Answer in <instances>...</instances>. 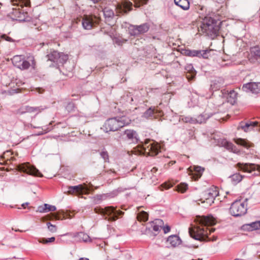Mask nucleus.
Returning a JSON list of instances; mask_svg holds the SVG:
<instances>
[{"label": "nucleus", "mask_w": 260, "mask_h": 260, "mask_svg": "<svg viewBox=\"0 0 260 260\" xmlns=\"http://www.w3.org/2000/svg\"><path fill=\"white\" fill-rule=\"evenodd\" d=\"M197 225L191 229H189V234L191 237L196 240L203 241H215L216 237L212 238L208 237L209 234L215 231V229L208 226H212L216 223L215 219L211 215L199 216L197 217Z\"/></svg>", "instance_id": "f257e3e1"}, {"label": "nucleus", "mask_w": 260, "mask_h": 260, "mask_svg": "<svg viewBox=\"0 0 260 260\" xmlns=\"http://www.w3.org/2000/svg\"><path fill=\"white\" fill-rule=\"evenodd\" d=\"M196 10L200 15V17L202 19V25L199 31L208 36L216 35L218 31V27L212 17L205 16L204 13V10H206L205 7L203 6H197Z\"/></svg>", "instance_id": "f03ea898"}, {"label": "nucleus", "mask_w": 260, "mask_h": 260, "mask_svg": "<svg viewBox=\"0 0 260 260\" xmlns=\"http://www.w3.org/2000/svg\"><path fill=\"white\" fill-rule=\"evenodd\" d=\"M130 121V119L125 116L109 118L104 123L103 128L106 132H115L128 125Z\"/></svg>", "instance_id": "7ed1b4c3"}, {"label": "nucleus", "mask_w": 260, "mask_h": 260, "mask_svg": "<svg viewBox=\"0 0 260 260\" xmlns=\"http://www.w3.org/2000/svg\"><path fill=\"white\" fill-rule=\"evenodd\" d=\"M95 213L105 216V219L110 221H115L119 216H122L124 212L116 210L114 207H107L104 208L96 207L94 209Z\"/></svg>", "instance_id": "20e7f679"}, {"label": "nucleus", "mask_w": 260, "mask_h": 260, "mask_svg": "<svg viewBox=\"0 0 260 260\" xmlns=\"http://www.w3.org/2000/svg\"><path fill=\"white\" fill-rule=\"evenodd\" d=\"M219 192L217 187L213 186L205 190L200 199L202 203H206L208 206H211L213 203L215 198L218 196Z\"/></svg>", "instance_id": "39448f33"}, {"label": "nucleus", "mask_w": 260, "mask_h": 260, "mask_svg": "<svg viewBox=\"0 0 260 260\" xmlns=\"http://www.w3.org/2000/svg\"><path fill=\"white\" fill-rule=\"evenodd\" d=\"M230 211L234 216H242L247 212V205L241 200L236 201L232 204Z\"/></svg>", "instance_id": "423d86ee"}, {"label": "nucleus", "mask_w": 260, "mask_h": 260, "mask_svg": "<svg viewBox=\"0 0 260 260\" xmlns=\"http://www.w3.org/2000/svg\"><path fill=\"white\" fill-rule=\"evenodd\" d=\"M17 169L20 172H22L30 175L40 177H43L42 174L29 163H23L18 165Z\"/></svg>", "instance_id": "0eeeda50"}, {"label": "nucleus", "mask_w": 260, "mask_h": 260, "mask_svg": "<svg viewBox=\"0 0 260 260\" xmlns=\"http://www.w3.org/2000/svg\"><path fill=\"white\" fill-rule=\"evenodd\" d=\"M46 57L48 60H50L57 64H63L68 59V56L63 53H59L56 51L52 50L48 53Z\"/></svg>", "instance_id": "6e6552de"}, {"label": "nucleus", "mask_w": 260, "mask_h": 260, "mask_svg": "<svg viewBox=\"0 0 260 260\" xmlns=\"http://www.w3.org/2000/svg\"><path fill=\"white\" fill-rule=\"evenodd\" d=\"M144 153L150 156H154L158 153L160 147L157 143L152 142L149 143V140L147 141L143 146Z\"/></svg>", "instance_id": "1a4fd4ad"}, {"label": "nucleus", "mask_w": 260, "mask_h": 260, "mask_svg": "<svg viewBox=\"0 0 260 260\" xmlns=\"http://www.w3.org/2000/svg\"><path fill=\"white\" fill-rule=\"evenodd\" d=\"M10 17L13 19L19 21H26L28 20V14L26 12L20 11V9L13 8L12 12L9 14Z\"/></svg>", "instance_id": "9d476101"}, {"label": "nucleus", "mask_w": 260, "mask_h": 260, "mask_svg": "<svg viewBox=\"0 0 260 260\" xmlns=\"http://www.w3.org/2000/svg\"><path fill=\"white\" fill-rule=\"evenodd\" d=\"M237 166L240 170L243 171L244 172L251 173L253 171H257L258 173H254V175H258L260 174V166L258 165H255L254 164H244L239 162L237 164Z\"/></svg>", "instance_id": "9b49d317"}, {"label": "nucleus", "mask_w": 260, "mask_h": 260, "mask_svg": "<svg viewBox=\"0 0 260 260\" xmlns=\"http://www.w3.org/2000/svg\"><path fill=\"white\" fill-rule=\"evenodd\" d=\"M12 60L14 66L21 70L27 69L30 66L29 62L25 60L22 55H15Z\"/></svg>", "instance_id": "f8f14e48"}, {"label": "nucleus", "mask_w": 260, "mask_h": 260, "mask_svg": "<svg viewBox=\"0 0 260 260\" xmlns=\"http://www.w3.org/2000/svg\"><path fill=\"white\" fill-rule=\"evenodd\" d=\"M149 28L150 25L147 23L139 25H133L129 29V33L132 36H138L147 32Z\"/></svg>", "instance_id": "ddd939ff"}, {"label": "nucleus", "mask_w": 260, "mask_h": 260, "mask_svg": "<svg viewBox=\"0 0 260 260\" xmlns=\"http://www.w3.org/2000/svg\"><path fill=\"white\" fill-rule=\"evenodd\" d=\"M133 4L128 0H123L117 5L116 9L118 14H127L132 10Z\"/></svg>", "instance_id": "4468645a"}, {"label": "nucleus", "mask_w": 260, "mask_h": 260, "mask_svg": "<svg viewBox=\"0 0 260 260\" xmlns=\"http://www.w3.org/2000/svg\"><path fill=\"white\" fill-rule=\"evenodd\" d=\"M123 138L135 143H137L139 141V137L136 131L131 129L124 131Z\"/></svg>", "instance_id": "2eb2a0df"}, {"label": "nucleus", "mask_w": 260, "mask_h": 260, "mask_svg": "<svg viewBox=\"0 0 260 260\" xmlns=\"http://www.w3.org/2000/svg\"><path fill=\"white\" fill-rule=\"evenodd\" d=\"M242 89L246 92L258 93L260 92V82H250L244 84Z\"/></svg>", "instance_id": "dca6fc26"}, {"label": "nucleus", "mask_w": 260, "mask_h": 260, "mask_svg": "<svg viewBox=\"0 0 260 260\" xmlns=\"http://www.w3.org/2000/svg\"><path fill=\"white\" fill-rule=\"evenodd\" d=\"M164 224V223L162 220L160 219H156L151 222L148 223L147 229L149 231H151V229H152L154 232H157V233H154L153 234L154 236H156L160 229L162 228Z\"/></svg>", "instance_id": "f3484780"}, {"label": "nucleus", "mask_w": 260, "mask_h": 260, "mask_svg": "<svg viewBox=\"0 0 260 260\" xmlns=\"http://www.w3.org/2000/svg\"><path fill=\"white\" fill-rule=\"evenodd\" d=\"M249 56V60L251 62L260 63V48L258 46L251 48Z\"/></svg>", "instance_id": "a211bd4d"}, {"label": "nucleus", "mask_w": 260, "mask_h": 260, "mask_svg": "<svg viewBox=\"0 0 260 260\" xmlns=\"http://www.w3.org/2000/svg\"><path fill=\"white\" fill-rule=\"evenodd\" d=\"M96 22V21H95V23ZM94 23V21L92 16L85 15L83 17L82 21L83 27L86 29H91Z\"/></svg>", "instance_id": "6ab92c4d"}, {"label": "nucleus", "mask_w": 260, "mask_h": 260, "mask_svg": "<svg viewBox=\"0 0 260 260\" xmlns=\"http://www.w3.org/2000/svg\"><path fill=\"white\" fill-rule=\"evenodd\" d=\"M73 237L78 242H87L91 241L89 236L83 232L76 233L74 235Z\"/></svg>", "instance_id": "aec40b11"}, {"label": "nucleus", "mask_w": 260, "mask_h": 260, "mask_svg": "<svg viewBox=\"0 0 260 260\" xmlns=\"http://www.w3.org/2000/svg\"><path fill=\"white\" fill-rule=\"evenodd\" d=\"M185 70L186 71V78L188 80H192L196 75V71L193 66L191 64H188L185 66Z\"/></svg>", "instance_id": "412c9836"}, {"label": "nucleus", "mask_w": 260, "mask_h": 260, "mask_svg": "<svg viewBox=\"0 0 260 260\" xmlns=\"http://www.w3.org/2000/svg\"><path fill=\"white\" fill-rule=\"evenodd\" d=\"M167 242L173 247H176L180 244L181 240L176 235H171L168 238Z\"/></svg>", "instance_id": "4be33fe9"}, {"label": "nucleus", "mask_w": 260, "mask_h": 260, "mask_svg": "<svg viewBox=\"0 0 260 260\" xmlns=\"http://www.w3.org/2000/svg\"><path fill=\"white\" fill-rule=\"evenodd\" d=\"M176 5L183 10H188L190 8V3L188 0H174Z\"/></svg>", "instance_id": "5701e85b"}, {"label": "nucleus", "mask_w": 260, "mask_h": 260, "mask_svg": "<svg viewBox=\"0 0 260 260\" xmlns=\"http://www.w3.org/2000/svg\"><path fill=\"white\" fill-rule=\"evenodd\" d=\"M238 96V93L235 90H232L228 93L226 96L227 101L232 105H234L236 102Z\"/></svg>", "instance_id": "b1692460"}, {"label": "nucleus", "mask_w": 260, "mask_h": 260, "mask_svg": "<svg viewBox=\"0 0 260 260\" xmlns=\"http://www.w3.org/2000/svg\"><path fill=\"white\" fill-rule=\"evenodd\" d=\"M10 3L14 6H20L21 8L29 7L30 5L29 0H10Z\"/></svg>", "instance_id": "393cba45"}, {"label": "nucleus", "mask_w": 260, "mask_h": 260, "mask_svg": "<svg viewBox=\"0 0 260 260\" xmlns=\"http://www.w3.org/2000/svg\"><path fill=\"white\" fill-rule=\"evenodd\" d=\"M235 142L236 144L241 145L246 148H249L253 146V144L248 140L242 138L235 139Z\"/></svg>", "instance_id": "a878e982"}, {"label": "nucleus", "mask_w": 260, "mask_h": 260, "mask_svg": "<svg viewBox=\"0 0 260 260\" xmlns=\"http://www.w3.org/2000/svg\"><path fill=\"white\" fill-rule=\"evenodd\" d=\"M46 108V107H43L42 106L36 107L26 106L25 107V112L29 113H36V114H38L40 113L42 110L45 109Z\"/></svg>", "instance_id": "bb28decb"}, {"label": "nucleus", "mask_w": 260, "mask_h": 260, "mask_svg": "<svg viewBox=\"0 0 260 260\" xmlns=\"http://www.w3.org/2000/svg\"><path fill=\"white\" fill-rule=\"evenodd\" d=\"M188 169L190 172H192L193 171L195 172L194 175L197 176V178L201 176L202 173L204 171V169L200 166L190 167Z\"/></svg>", "instance_id": "cd10ccee"}, {"label": "nucleus", "mask_w": 260, "mask_h": 260, "mask_svg": "<svg viewBox=\"0 0 260 260\" xmlns=\"http://www.w3.org/2000/svg\"><path fill=\"white\" fill-rule=\"evenodd\" d=\"M157 112V110L155 109V107H151L143 113L142 117L146 119L151 118Z\"/></svg>", "instance_id": "c85d7f7f"}, {"label": "nucleus", "mask_w": 260, "mask_h": 260, "mask_svg": "<svg viewBox=\"0 0 260 260\" xmlns=\"http://www.w3.org/2000/svg\"><path fill=\"white\" fill-rule=\"evenodd\" d=\"M103 13L107 21H110L114 16L113 10L108 8H105L103 10Z\"/></svg>", "instance_id": "c756f323"}, {"label": "nucleus", "mask_w": 260, "mask_h": 260, "mask_svg": "<svg viewBox=\"0 0 260 260\" xmlns=\"http://www.w3.org/2000/svg\"><path fill=\"white\" fill-rule=\"evenodd\" d=\"M258 122L256 121L249 122L245 124L244 125H241V128L245 132H247L257 125Z\"/></svg>", "instance_id": "7c9ffc66"}, {"label": "nucleus", "mask_w": 260, "mask_h": 260, "mask_svg": "<svg viewBox=\"0 0 260 260\" xmlns=\"http://www.w3.org/2000/svg\"><path fill=\"white\" fill-rule=\"evenodd\" d=\"M73 189L76 190V193L82 194L87 191V186H84L82 184H80L77 186H74Z\"/></svg>", "instance_id": "2f4dec72"}, {"label": "nucleus", "mask_w": 260, "mask_h": 260, "mask_svg": "<svg viewBox=\"0 0 260 260\" xmlns=\"http://www.w3.org/2000/svg\"><path fill=\"white\" fill-rule=\"evenodd\" d=\"M53 216L54 218L57 220H62L67 218V213H64L63 211H58L57 213H53Z\"/></svg>", "instance_id": "473e14b6"}, {"label": "nucleus", "mask_w": 260, "mask_h": 260, "mask_svg": "<svg viewBox=\"0 0 260 260\" xmlns=\"http://www.w3.org/2000/svg\"><path fill=\"white\" fill-rule=\"evenodd\" d=\"M242 176L239 173H236L231 176L230 178L233 184H236L242 179Z\"/></svg>", "instance_id": "72a5a7b5"}, {"label": "nucleus", "mask_w": 260, "mask_h": 260, "mask_svg": "<svg viewBox=\"0 0 260 260\" xmlns=\"http://www.w3.org/2000/svg\"><path fill=\"white\" fill-rule=\"evenodd\" d=\"M209 118V116H206V115L201 114L197 117V118H194V124L196 123H202L205 122L206 120Z\"/></svg>", "instance_id": "f704fd0d"}, {"label": "nucleus", "mask_w": 260, "mask_h": 260, "mask_svg": "<svg viewBox=\"0 0 260 260\" xmlns=\"http://www.w3.org/2000/svg\"><path fill=\"white\" fill-rule=\"evenodd\" d=\"M221 145L226 148L228 150L233 151L235 148L234 145L231 142L227 141L226 140H222Z\"/></svg>", "instance_id": "c9c22d12"}, {"label": "nucleus", "mask_w": 260, "mask_h": 260, "mask_svg": "<svg viewBox=\"0 0 260 260\" xmlns=\"http://www.w3.org/2000/svg\"><path fill=\"white\" fill-rule=\"evenodd\" d=\"M148 214L145 211L140 212L137 215V218L140 221H146L148 220Z\"/></svg>", "instance_id": "e433bc0d"}, {"label": "nucleus", "mask_w": 260, "mask_h": 260, "mask_svg": "<svg viewBox=\"0 0 260 260\" xmlns=\"http://www.w3.org/2000/svg\"><path fill=\"white\" fill-rule=\"evenodd\" d=\"M180 121H182L185 123H189L194 124V118L190 116H181L180 118Z\"/></svg>", "instance_id": "4c0bfd02"}, {"label": "nucleus", "mask_w": 260, "mask_h": 260, "mask_svg": "<svg viewBox=\"0 0 260 260\" xmlns=\"http://www.w3.org/2000/svg\"><path fill=\"white\" fill-rule=\"evenodd\" d=\"M210 50H198V57H202L204 58H208V54L210 53Z\"/></svg>", "instance_id": "58836bf2"}, {"label": "nucleus", "mask_w": 260, "mask_h": 260, "mask_svg": "<svg viewBox=\"0 0 260 260\" xmlns=\"http://www.w3.org/2000/svg\"><path fill=\"white\" fill-rule=\"evenodd\" d=\"M55 238L54 237H51L49 238H41L38 241L39 243H42V244H48V243H52L55 241Z\"/></svg>", "instance_id": "ea45409f"}, {"label": "nucleus", "mask_w": 260, "mask_h": 260, "mask_svg": "<svg viewBox=\"0 0 260 260\" xmlns=\"http://www.w3.org/2000/svg\"><path fill=\"white\" fill-rule=\"evenodd\" d=\"M177 191L181 193H184L187 189L188 185L186 183H181L177 186Z\"/></svg>", "instance_id": "a19ab883"}, {"label": "nucleus", "mask_w": 260, "mask_h": 260, "mask_svg": "<svg viewBox=\"0 0 260 260\" xmlns=\"http://www.w3.org/2000/svg\"><path fill=\"white\" fill-rule=\"evenodd\" d=\"M186 54L190 56H197L198 57V50H186L185 51Z\"/></svg>", "instance_id": "79ce46f5"}, {"label": "nucleus", "mask_w": 260, "mask_h": 260, "mask_svg": "<svg viewBox=\"0 0 260 260\" xmlns=\"http://www.w3.org/2000/svg\"><path fill=\"white\" fill-rule=\"evenodd\" d=\"M221 85L219 83H217L216 81H213L212 82V83L211 84V88L213 90H216L219 89Z\"/></svg>", "instance_id": "37998d69"}, {"label": "nucleus", "mask_w": 260, "mask_h": 260, "mask_svg": "<svg viewBox=\"0 0 260 260\" xmlns=\"http://www.w3.org/2000/svg\"><path fill=\"white\" fill-rule=\"evenodd\" d=\"M47 226L49 231L55 233L57 231V228L55 225L52 224L50 222L47 223Z\"/></svg>", "instance_id": "c03bdc74"}, {"label": "nucleus", "mask_w": 260, "mask_h": 260, "mask_svg": "<svg viewBox=\"0 0 260 260\" xmlns=\"http://www.w3.org/2000/svg\"><path fill=\"white\" fill-rule=\"evenodd\" d=\"M135 3V7H139L141 5L146 4L148 0H133Z\"/></svg>", "instance_id": "a18cd8bd"}, {"label": "nucleus", "mask_w": 260, "mask_h": 260, "mask_svg": "<svg viewBox=\"0 0 260 260\" xmlns=\"http://www.w3.org/2000/svg\"><path fill=\"white\" fill-rule=\"evenodd\" d=\"M75 105L72 103H69L67 106H66V110L68 112H71L74 111L75 110Z\"/></svg>", "instance_id": "49530a36"}, {"label": "nucleus", "mask_w": 260, "mask_h": 260, "mask_svg": "<svg viewBox=\"0 0 260 260\" xmlns=\"http://www.w3.org/2000/svg\"><path fill=\"white\" fill-rule=\"evenodd\" d=\"M45 207L46 208V212L54 211L56 210V208L55 206L50 205L48 204H45Z\"/></svg>", "instance_id": "de8ad7c7"}, {"label": "nucleus", "mask_w": 260, "mask_h": 260, "mask_svg": "<svg viewBox=\"0 0 260 260\" xmlns=\"http://www.w3.org/2000/svg\"><path fill=\"white\" fill-rule=\"evenodd\" d=\"M102 157L105 160L107 161L109 159V156L107 151H102L100 153Z\"/></svg>", "instance_id": "09e8293b"}, {"label": "nucleus", "mask_w": 260, "mask_h": 260, "mask_svg": "<svg viewBox=\"0 0 260 260\" xmlns=\"http://www.w3.org/2000/svg\"><path fill=\"white\" fill-rule=\"evenodd\" d=\"M46 208L45 207V204L42 206H40L38 207V209L37 210V212L40 213H46Z\"/></svg>", "instance_id": "8fccbe9b"}, {"label": "nucleus", "mask_w": 260, "mask_h": 260, "mask_svg": "<svg viewBox=\"0 0 260 260\" xmlns=\"http://www.w3.org/2000/svg\"><path fill=\"white\" fill-rule=\"evenodd\" d=\"M1 37L2 39H3L8 42H13L14 41L12 38H11L10 37L7 36L6 35H3L1 36Z\"/></svg>", "instance_id": "3c124183"}, {"label": "nucleus", "mask_w": 260, "mask_h": 260, "mask_svg": "<svg viewBox=\"0 0 260 260\" xmlns=\"http://www.w3.org/2000/svg\"><path fill=\"white\" fill-rule=\"evenodd\" d=\"M114 43L117 44L118 45H121L125 41H122L121 39L118 38H115L113 40Z\"/></svg>", "instance_id": "603ef678"}, {"label": "nucleus", "mask_w": 260, "mask_h": 260, "mask_svg": "<svg viewBox=\"0 0 260 260\" xmlns=\"http://www.w3.org/2000/svg\"><path fill=\"white\" fill-rule=\"evenodd\" d=\"M163 229V231H164V232L165 234H167L168 233H169L170 231V228L169 225H166V226H164L162 227V228Z\"/></svg>", "instance_id": "864d4df0"}, {"label": "nucleus", "mask_w": 260, "mask_h": 260, "mask_svg": "<svg viewBox=\"0 0 260 260\" xmlns=\"http://www.w3.org/2000/svg\"><path fill=\"white\" fill-rule=\"evenodd\" d=\"M73 188H74V186H71L68 187V193L70 194H73L76 193V190L73 189Z\"/></svg>", "instance_id": "5fc2aeb1"}, {"label": "nucleus", "mask_w": 260, "mask_h": 260, "mask_svg": "<svg viewBox=\"0 0 260 260\" xmlns=\"http://www.w3.org/2000/svg\"><path fill=\"white\" fill-rule=\"evenodd\" d=\"M44 127V128H43V132L40 133L38 135H43L44 134L47 133L48 132L50 131V129H49V128L46 127V126H45Z\"/></svg>", "instance_id": "6e6d98bb"}, {"label": "nucleus", "mask_w": 260, "mask_h": 260, "mask_svg": "<svg viewBox=\"0 0 260 260\" xmlns=\"http://www.w3.org/2000/svg\"><path fill=\"white\" fill-rule=\"evenodd\" d=\"M108 196L107 194H99V197H102L103 200H105Z\"/></svg>", "instance_id": "4d7b16f0"}, {"label": "nucleus", "mask_w": 260, "mask_h": 260, "mask_svg": "<svg viewBox=\"0 0 260 260\" xmlns=\"http://www.w3.org/2000/svg\"><path fill=\"white\" fill-rule=\"evenodd\" d=\"M28 205H29V203L28 202H26V203H23L22 205H21V206L22 207H23V208H25L26 206H27Z\"/></svg>", "instance_id": "13d9d810"}, {"label": "nucleus", "mask_w": 260, "mask_h": 260, "mask_svg": "<svg viewBox=\"0 0 260 260\" xmlns=\"http://www.w3.org/2000/svg\"><path fill=\"white\" fill-rule=\"evenodd\" d=\"M127 96L129 98V100L128 101V102L129 103H131L133 101V98L131 96V95H127Z\"/></svg>", "instance_id": "bf43d9fd"}, {"label": "nucleus", "mask_w": 260, "mask_h": 260, "mask_svg": "<svg viewBox=\"0 0 260 260\" xmlns=\"http://www.w3.org/2000/svg\"><path fill=\"white\" fill-rule=\"evenodd\" d=\"M30 60L32 61V66H35L34 58L33 57L30 58Z\"/></svg>", "instance_id": "052dcab7"}, {"label": "nucleus", "mask_w": 260, "mask_h": 260, "mask_svg": "<svg viewBox=\"0 0 260 260\" xmlns=\"http://www.w3.org/2000/svg\"><path fill=\"white\" fill-rule=\"evenodd\" d=\"M157 171V169L156 167H153V168L151 169V172H153V173H155V172H156Z\"/></svg>", "instance_id": "680f3d73"}, {"label": "nucleus", "mask_w": 260, "mask_h": 260, "mask_svg": "<svg viewBox=\"0 0 260 260\" xmlns=\"http://www.w3.org/2000/svg\"><path fill=\"white\" fill-rule=\"evenodd\" d=\"M95 198L97 200H103L102 197H99V195L96 196V197Z\"/></svg>", "instance_id": "e2e57ef3"}, {"label": "nucleus", "mask_w": 260, "mask_h": 260, "mask_svg": "<svg viewBox=\"0 0 260 260\" xmlns=\"http://www.w3.org/2000/svg\"><path fill=\"white\" fill-rule=\"evenodd\" d=\"M79 260H89V259L87 258L81 257V258H80Z\"/></svg>", "instance_id": "0e129e2a"}, {"label": "nucleus", "mask_w": 260, "mask_h": 260, "mask_svg": "<svg viewBox=\"0 0 260 260\" xmlns=\"http://www.w3.org/2000/svg\"><path fill=\"white\" fill-rule=\"evenodd\" d=\"M16 232H17V231H20L19 230H15Z\"/></svg>", "instance_id": "69168bd1"}, {"label": "nucleus", "mask_w": 260, "mask_h": 260, "mask_svg": "<svg viewBox=\"0 0 260 260\" xmlns=\"http://www.w3.org/2000/svg\"><path fill=\"white\" fill-rule=\"evenodd\" d=\"M39 92H41L40 89H39Z\"/></svg>", "instance_id": "338daca9"}]
</instances>
